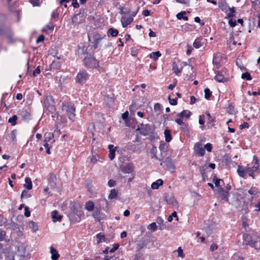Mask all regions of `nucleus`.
I'll return each mask as SVG.
<instances>
[{
    "instance_id": "1",
    "label": "nucleus",
    "mask_w": 260,
    "mask_h": 260,
    "mask_svg": "<svg viewBox=\"0 0 260 260\" xmlns=\"http://www.w3.org/2000/svg\"><path fill=\"white\" fill-rule=\"evenodd\" d=\"M84 216L83 211L81 210L79 204L73 203L70 208L68 217L72 223L79 222L81 218Z\"/></svg>"
},
{
    "instance_id": "6",
    "label": "nucleus",
    "mask_w": 260,
    "mask_h": 260,
    "mask_svg": "<svg viewBox=\"0 0 260 260\" xmlns=\"http://www.w3.org/2000/svg\"><path fill=\"white\" fill-rule=\"evenodd\" d=\"M44 105L47 109L50 112H53L55 110L54 101L52 96H47L44 101Z\"/></svg>"
},
{
    "instance_id": "46",
    "label": "nucleus",
    "mask_w": 260,
    "mask_h": 260,
    "mask_svg": "<svg viewBox=\"0 0 260 260\" xmlns=\"http://www.w3.org/2000/svg\"><path fill=\"white\" fill-rule=\"evenodd\" d=\"M173 217H176V220H178V217L177 215L176 212L174 211L173 212L171 215H170L168 218V221L169 222H171L173 220Z\"/></svg>"
},
{
    "instance_id": "59",
    "label": "nucleus",
    "mask_w": 260,
    "mask_h": 260,
    "mask_svg": "<svg viewBox=\"0 0 260 260\" xmlns=\"http://www.w3.org/2000/svg\"><path fill=\"white\" fill-rule=\"evenodd\" d=\"M119 245L118 244H114V246L109 250L110 253H113L119 247Z\"/></svg>"
},
{
    "instance_id": "51",
    "label": "nucleus",
    "mask_w": 260,
    "mask_h": 260,
    "mask_svg": "<svg viewBox=\"0 0 260 260\" xmlns=\"http://www.w3.org/2000/svg\"><path fill=\"white\" fill-rule=\"evenodd\" d=\"M156 151H157L156 147H153L151 148V152L153 154V156L152 157V158L154 157L156 159L160 160V159L158 158V157L156 155Z\"/></svg>"
},
{
    "instance_id": "25",
    "label": "nucleus",
    "mask_w": 260,
    "mask_h": 260,
    "mask_svg": "<svg viewBox=\"0 0 260 260\" xmlns=\"http://www.w3.org/2000/svg\"><path fill=\"white\" fill-rule=\"evenodd\" d=\"M118 34V31L117 29H114L113 28H110L108 30L107 35L112 37H116Z\"/></svg>"
},
{
    "instance_id": "45",
    "label": "nucleus",
    "mask_w": 260,
    "mask_h": 260,
    "mask_svg": "<svg viewBox=\"0 0 260 260\" xmlns=\"http://www.w3.org/2000/svg\"><path fill=\"white\" fill-rule=\"evenodd\" d=\"M215 178V176H214V178L213 179V182L215 184V186L218 187V189H219V188L221 187L220 186V182L222 180L221 179H216Z\"/></svg>"
},
{
    "instance_id": "9",
    "label": "nucleus",
    "mask_w": 260,
    "mask_h": 260,
    "mask_svg": "<svg viewBox=\"0 0 260 260\" xmlns=\"http://www.w3.org/2000/svg\"><path fill=\"white\" fill-rule=\"evenodd\" d=\"M101 210H102V208H101V205H96L95 206V208L92 211L93 212L92 214V217L95 219L97 220L98 221H100L102 220V217H101Z\"/></svg>"
},
{
    "instance_id": "15",
    "label": "nucleus",
    "mask_w": 260,
    "mask_h": 260,
    "mask_svg": "<svg viewBox=\"0 0 260 260\" xmlns=\"http://www.w3.org/2000/svg\"><path fill=\"white\" fill-rule=\"evenodd\" d=\"M243 238L245 244L250 245L252 247L254 240L252 239V237L248 234H244L243 235Z\"/></svg>"
},
{
    "instance_id": "20",
    "label": "nucleus",
    "mask_w": 260,
    "mask_h": 260,
    "mask_svg": "<svg viewBox=\"0 0 260 260\" xmlns=\"http://www.w3.org/2000/svg\"><path fill=\"white\" fill-rule=\"evenodd\" d=\"M219 194L222 200L228 201L229 192L224 190L222 187L219 188Z\"/></svg>"
},
{
    "instance_id": "48",
    "label": "nucleus",
    "mask_w": 260,
    "mask_h": 260,
    "mask_svg": "<svg viewBox=\"0 0 260 260\" xmlns=\"http://www.w3.org/2000/svg\"><path fill=\"white\" fill-rule=\"evenodd\" d=\"M235 10L234 7L232 8H229V12H228L227 15L228 17H233L235 16Z\"/></svg>"
},
{
    "instance_id": "26",
    "label": "nucleus",
    "mask_w": 260,
    "mask_h": 260,
    "mask_svg": "<svg viewBox=\"0 0 260 260\" xmlns=\"http://www.w3.org/2000/svg\"><path fill=\"white\" fill-rule=\"evenodd\" d=\"M252 247H254L255 249L260 250V236H257L256 238L254 239Z\"/></svg>"
},
{
    "instance_id": "60",
    "label": "nucleus",
    "mask_w": 260,
    "mask_h": 260,
    "mask_svg": "<svg viewBox=\"0 0 260 260\" xmlns=\"http://www.w3.org/2000/svg\"><path fill=\"white\" fill-rule=\"evenodd\" d=\"M115 183H116L115 181L113 179L109 180L108 182V186L110 187L114 186L115 185Z\"/></svg>"
},
{
    "instance_id": "32",
    "label": "nucleus",
    "mask_w": 260,
    "mask_h": 260,
    "mask_svg": "<svg viewBox=\"0 0 260 260\" xmlns=\"http://www.w3.org/2000/svg\"><path fill=\"white\" fill-rule=\"evenodd\" d=\"M147 244V243L145 241H139L137 244V249H138V250H141V249L145 247Z\"/></svg>"
},
{
    "instance_id": "52",
    "label": "nucleus",
    "mask_w": 260,
    "mask_h": 260,
    "mask_svg": "<svg viewBox=\"0 0 260 260\" xmlns=\"http://www.w3.org/2000/svg\"><path fill=\"white\" fill-rule=\"evenodd\" d=\"M30 197V194L28 192V191L25 190H23L22 192L21 197V198H28Z\"/></svg>"
},
{
    "instance_id": "47",
    "label": "nucleus",
    "mask_w": 260,
    "mask_h": 260,
    "mask_svg": "<svg viewBox=\"0 0 260 260\" xmlns=\"http://www.w3.org/2000/svg\"><path fill=\"white\" fill-rule=\"evenodd\" d=\"M173 70L174 72V73L177 75H179V74L181 73L182 70L179 69L178 67L176 64L174 65L173 67Z\"/></svg>"
},
{
    "instance_id": "64",
    "label": "nucleus",
    "mask_w": 260,
    "mask_h": 260,
    "mask_svg": "<svg viewBox=\"0 0 260 260\" xmlns=\"http://www.w3.org/2000/svg\"><path fill=\"white\" fill-rule=\"evenodd\" d=\"M248 192L251 195L255 194L257 192V190L255 188H251L248 190Z\"/></svg>"
},
{
    "instance_id": "31",
    "label": "nucleus",
    "mask_w": 260,
    "mask_h": 260,
    "mask_svg": "<svg viewBox=\"0 0 260 260\" xmlns=\"http://www.w3.org/2000/svg\"><path fill=\"white\" fill-rule=\"evenodd\" d=\"M164 134L165 136V140L167 142H169L172 140V137L171 135L170 131L169 129H166L164 132Z\"/></svg>"
},
{
    "instance_id": "3",
    "label": "nucleus",
    "mask_w": 260,
    "mask_h": 260,
    "mask_svg": "<svg viewBox=\"0 0 260 260\" xmlns=\"http://www.w3.org/2000/svg\"><path fill=\"white\" fill-rule=\"evenodd\" d=\"M83 62L84 66L87 68H96L99 66V61L90 54L84 58Z\"/></svg>"
},
{
    "instance_id": "16",
    "label": "nucleus",
    "mask_w": 260,
    "mask_h": 260,
    "mask_svg": "<svg viewBox=\"0 0 260 260\" xmlns=\"http://www.w3.org/2000/svg\"><path fill=\"white\" fill-rule=\"evenodd\" d=\"M214 79L218 82H224L228 81V78L224 77L221 72H218L215 76Z\"/></svg>"
},
{
    "instance_id": "19",
    "label": "nucleus",
    "mask_w": 260,
    "mask_h": 260,
    "mask_svg": "<svg viewBox=\"0 0 260 260\" xmlns=\"http://www.w3.org/2000/svg\"><path fill=\"white\" fill-rule=\"evenodd\" d=\"M50 250L51 254V259L52 260H57L60 256L57 251L52 246L50 247Z\"/></svg>"
},
{
    "instance_id": "24",
    "label": "nucleus",
    "mask_w": 260,
    "mask_h": 260,
    "mask_svg": "<svg viewBox=\"0 0 260 260\" xmlns=\"http://www.w3.org/2000/svg\"><path fill=\"white\" fill-rule=\"evenodd\" d=\"M163 181L159 179L156 182H154L151 184V188L153 189H157L158 188L159 186L162 185L163 184Z\"/></svg>"
},
{
    "instance_id": "18",
    "label": "nucleus",
    "mask_w": 260,
    "mask_h": 260,
    "mask_svg": "<svg viewBox=\"0 0 260 260\" xmlns=\"http://www.w3.org/2000/svg\"><path fill=\"white\" fill-rule=\"evenodd\" d=\"M95 208L94 204L92 201H87L85 204V209L88 212H92Z\"/></svg>"
},
{
    "instance_id": "41",
    "label": "nucleus",
    "mask_w": 260,
    "mask_h": 260,
    "mask_svg": "<svg viewBox=\"0 0 260 260\" xmlns=\"http://www.w3.org/2000/svg\"><path fill=\"white\" fill-rule=\"evenodd\" d=\"M147 229L149 230L153 231V232L156 231L157 225L156 224V223L155 222L151 223L148 226Z\"/></svg>"
},
{
    "instance_id": "44",
    "label": "nucleus",
    "mask_w": 260,
    "mask_h": 260,
    "mask_svg": "<svg viewBox=\"0 0 260 260\" xmlns=\"http://www.w3.org/2000/svg\"><path fill=\"white\" fill-rule=\"evenodd\" d=\"M204 92H205V98L206 99H209L211 95V92L210 91V89L208 88H206L204 89Z\"/></svg>"
},
{
    "instance_id": "17",
    "label": "nucleus",
    "mask_w": 260,
    "mask_h": 260,
    "mask_svg": "<svg viewBox=\"0 0 260 260\" xmlns=\"http://www.w3.org/2000/svg\"><path fill=\"white\" fill-rule=\"evenodd\" d=\"M52 218L53 222L60 221L62 216L58 214L57 210H54L52 212Z\"/></svg>"
},
{
    "instance_id": "22",
    "label": "nucleus",
    "mask_w": 260,
    "mask_h": 260,
    "mask_svg": "<svg viewBox=\"0 0 260 260\" xmlns=\"http://www.w3.org/2000/svg\"><path fill=\"white\" fill-rule=\"evenodd\" d=\"M191 114V113L190 111L184 110L178 114L177 116L179 117L180 118H183V117H185L187 118H189Z\"/></svg>"
},
{
    "instance_id": "11",
    "label": "nucleus",
    "mask_w": 260,
    "mask_h": 260,
    "mask_svg": "<svg viewBox=\"0 0 260 260\" xmlns=\"http://www.w3.org/2000/svg\"><path fill=\"white\" fill-rule=\"evenodd\" d=\"M48 180V185L50 186L51 188L55 189L56 188V177L55 175L50 174Z\"/></svg>"
},
{
    "instance_id": "7",
    "label": "nucleus",
    "mask_w": 260,
    "mask_h": 260,
    "mask_svg": "<svg viewBox=\"0 0 260 260\" xmlns=\"http://www.w3.org/2000/svg\"><path fill=\"white\" fill-rule=\"evenodd\" d=\"M105 37V35L102 36L98 32H94L93 34V36L92 37V43L93 44V47L96 49L98 48L99 44L101 42V41Z\"/></svg>"
},
{
    "instance_id": "28",
    "label": "nucleus",
    "mask_w": 260,
    "mask_h": 260,
    "mask_svg": "<svg viewBox=\"0 0 260 260\" xmlns=\"http://www.w3.org/2000/svg\"><path fill=\"white\" fill-rule=\"evenodd\" d=\"M20 115L24 120H28L30 119V114L26 111H22L20 113Z\"/></svg>"
},
{
    "instance_id": "54",
    "label": "nucleus",
    "mask_w": 260,
    "mask_h": 260,
    "mask_svg": "<svg viewBox=\"0 0 260 260\" xmlns=\"http://www.w3.org/2000/svg\"><path fill=\"white\" fill-rule=\"evenodd\" d=\"M177 3L182 4L186 6H189L190 0H175Z\"/></svg>"
},
{
    "instance_id": "34",
    "label": "nucleus",
    "mask_w": 260,
    "mask_h": 260,
    "mask_svg": "<svg viewBox=\"0 0 260 260\" xmlns=\"http://www.w3.org/2000/svg\"><path fill=\"white\" fill-rule=\"evenodd\" d=\"M160 56L161 53L159 51L153 52L150 54V57L153 58L155 60H157Z\"/></svg>"
},
{
    "instance_id": "27",
    "label": "nucleus",
    "mask_w": 260,
    "mask_h": 260,
    "mask_svg": "<svg viewBox=\"0 0 260 260\" xmlns=\"http://www.w3.org/2000/svg\"><path fill=\"white\" fill-rule=\"evenodd\" d=\"M25 183L24 184V187L28 190L32 188V182L30 178L26 177L25 179Z\"/></svg>"
},
{
    "instance_id": "35",
    "label": "nucleus",
    "mask_w": 260,
    "mask_h": 260,
    "mask_svg": "<svg viewBox=\"0 0 260 260\" xmlns=\"http://www.w3.org/2000/svg\"><path fill=\"white\" fill-rule=\"evenodd\" d=\"M54 27V25L52 23L49 22L45 27L42 28V31L45 32L47 31L48 30H53Z\"/></svg>"
},
{
    "instance_id": "55",
    "label": "nucleus",
    "mask_w": 260,
    "mask_h": 260,
    "mask_svg": "<svg viewBox=\"0 0 260 260\" xmlns=\"http://www.w3.org/2000/svg\"><path fill=\"white\" fill-rule=\"evenodd\" d=\"M205 150L206 149L207 151L211 152L212 149V145L210 143H207L205 146L204 147Z\"/></svg>"
},
{
    "instance_id": "57",
    "label": "nucleus",
    "mask_w": 260,
    "mask_h": 260,
    "mask_svg": "<svg viewBox=\"0 0 260 260\" xmlns=\"http://www.w3.org/2000/svg\"><path fill=\"white\" fill-rule=\"evenodd\" d=\"M29 2L33 5V6H40L39 0H29Z\"/></svg>"
},
{
    "instance_id": "29",
    "label": "nucleus",
    "mask_w": 260,
    "mask_h": 260,
    "mask_svg": "<svg viewBox=\"0 0 260 260\" xmlns=\"http://www.w3.org/2000/svg\"><path fill=\"white\" fill-rule=\"evenodd\" d=\"M258 165L256 164V166H254L252 167H247V169L249 170V172H251V173H247L249 176L252 177V178H254L253 174L254 172H256L258 169Z\"/></svg>"
},
{
    "instance_id": "2",
    "label": "nucleus",
    "mask_w": 260,
    "mask_h": 260,
    "mask_svg": "<svg viewBox=\"0 0 260 260\" xmlns=\"http://www.w3.org/2000/svg\"><path fill=\"white\" fill-rule=\"evenodd\" d=\"M75 107L72 103H62V110L66 112L70 120L74 121L75 117Z\"/></svg>"
},
{
    "instance_id": "62",
    "label": "nucleus",
    "mask_w": 260,
    "mask_h": 260,
    "mask_svg": "<svg viewBox=\"0 0 260 260\" xmlns=\"http://www.w3.org/2000/svg\"><path fill=\"white\" fill-rule=\"evenodd\" d=\"M40 66H38L34 71L33 75L36 76L37 75L40 73Z\"/></svg>"
},
{
    "instance_id": "39",
    "label": "nucleus",
    "mask_w": 260,
    "mask_h": 260,
    "mask_svg": "<svg viewBox=\"0 0 260 260\" xmlns=\"http://www.w3.org/2000/svg\"><path fill=\"white\" fill-rule=\"evenodd\" d=\"M96 238L98 239V243H100L102 242H104L105 241V236L102 233H99L96 235Z\"/></svg>"
},
{
    "instance_id": "37",
    "label": "nucleus",
    "mask_w": 260,
    "mask_h": 260,
    "mask_svg": "<svg viewBox=\"0 0 260 260\" xmlns=\"http://www.w3.org/2000/svg\"><path fill=\"white\" fill-rule=\"evenodd\" d=\"M162 109L161 105L159 103H156L154 105V111L157 114H159L161 112Z\"/></svg>"
},
{
    "instance_id": "5",
    "label": "nucleus",
    "mask_w": 260,
    "mask_h": 260,
    "mask_svg": "<svg viewBox=\"0 0 260 260\" xmlns=\"http://www.w3.org/2000/svg\"><path fill=\"white\" fill-rule=\"evenodd\" d=\"M89 75L85 70L80 71L76 76V82L80 84H84L89 79Z\"/></svg>"
},
{
    "instance_id": "43",
    "label": "nucleus",
    "mask_w": 260,
    "mask_h": 260,
    "mask_svg": "<svg viewBox=\"0 0 260 260\" xmlns=\"http://www.w3.org/2000/svg\"><path fill=\"white\" fill-rule=\"evenodd\" d=\"M80 17V14H77L74 16L72 18V22L73 23H79L81 22V21H78V18Z\"/></svg>"
},
{
    "instance_id": "53",
    "label": "nucleus",
    "mask_w": 260,
    "mask_h": 260,
    "mask_svg": "<svg viewBox=\"0 0 260 260\" xmlns=\"http://www.w3.org/2000/svg\"><path fill=\"white\" fill-rule=\"evenodd\" d=\"M178 252V256L183 258L184 257V254L183 253V250L181 247H178V249L176 251Z\"/></svg>"
},
{
    "instance_id": "42",
    "label": "nucleus",
    "mask_w": 260,
    "mask_h": 260,
    "mask_svg": "<svg viewBox=\"0 0 260 260\" xmlns=\"http://www.w3.org/2000/svg\"><path fill=\"white\" fill-rule=\"evenodd\" d=\"M17 119V117L16 115H13L12 117H10L9 120L8 122L9 123H11L12 125H15L16 123V120Z\"/></svg>"
},
{
    "instance_id": "63",
    "label": "nucleus",
    "mask_w": 260,
    "mask_h": 260,
    "mask_svg": "<svg viewBox=\"0 0 260 260\" xmlns=\"http://www.w3.org/2000/svg\"><path fill=\"white\" fill-rule=\"evenodd\" d=\"M24 215L26 217H29L30 215V212L29 211L27 207H25Z\"/></svg>"
},
{
    "instance_id": "30",
    "label": "nucleus",
    "mask_w": 260,
    "mask_h": 260,
    "mask_svg": "<svg viewBox=\"0 0 260 260\" xmlns=\"http://www.w3.org/2000/svg\"><path fill=\"white\" fill-rule=\"evenodd\" d=\"M118 191L115 189H113L111 190L110 194L108 196V199L112 200L116 198L117 196Z\"/></svg>"
},
{
    "instance_id": "23",
    "label": "nucleus",
    "mask_w": 260,
    "mask_h": 260,
    "mask_svg": "<svg viewBox=\"0 0 260 260\" xmlns=\"http://www.w3.org/2000/svg\"><path fill=\"white\" fill-rule=\"evenodd\" d=\"M165 200L168 203V204L170 205H174L176 203V200L174 199V198L172 195H167L165 197Z\"/></svg>"
},
{
    "instance_id": "13",
    "label": "nucleus",
    "mask_w": 260,
    "mask_h": 260,
    "mask_svg": "<svg viewBox=\"0 0 260 260\" xmlns=\"http://www.w3.org/2000/svg\"><path fill=\"white\" fill-rule=\"evenodd\" d=\"M248 170H249L247 169V167L244 168L238 166L237 173L240 177L244 178L245 177L246 174H248L247 173L251 174V172H249Z\"/></svg>"
},
{
    "instance_id": "12",
    "label": "nucleus",
    "mask_w": 260,
    "mask_h": 260,
    "mask_svg": "<svg viewBox=\"0 0 260 260\" xmlns=\"http://www.w3.org/2000/svg\"><path fill=\"white\" fill-rule=\"evenodd\" d=\"M133 16H122L121 18V23L123 27H125L133 21Z\"/></svg>"
},
{
    "instance_id": "14",
    "label": "nucleus",
    "mask_w": 260,
    "mask_h": 260,
    "mask_svg": "<svg viewBox=\"0 0 260 260\" xmlns=\"http://www.w3.org/2000/svg\"><path fill=\"white\" fill-rule=\"evenodd\" d=\"M53 134L51 133H46L44 135V144L47 143L49 144V145L52 144L55 141L53 139Z\"/></svg>"
},
{
    "instance_id": "4",
    "label": "nucleus",
    "mask_w": 260,
    "mask_h": 260,
    "mask_svg": "<svg viewBox=\"0 0 260 260\" xmlns=\"http://www.w3.org/2000/svg\"><path fill=\"white\" fill-rule=\"evenodd\" d=\"M137 131L140 132V134L143 136H148L153 134L154 129L152 126L149 124H141L138 126Z\"/></svg>"
},
{
    "instance_id": "21",
    "label": "nucleus",
    "mask_w": 260,
    "mask_h": 260,
    "mask_svg": "<svg viewBox=\"0 0 260 260\" xmlns=\"http://www.w3.org/2000/svg\"><path fill=\"white\" fill-rule=\"evenodd\" d=\"M134 168L132 166L130 165L123 166L121 168V171L125 174H129L133 172Z\"/></svg>"
},
{
    "instance_id": "58",
    "label": "nucleus",
    "mask_w": 260,
    "mask_h": 260,
    "mask_svg": "<svg viewBox=\"0 0 260 260\" xmlns=\"http://www.w3.org/2000/svg\"><path fill=\"white\" fill-rule=\"evenodd\" d=\"M43 145L45 147V148L46 149V152L48 154H50L51 153V152H50V146L49 145V144L44 143Z\"/></svg>"
},
{
    "instance_id": "49",
    "label": "nucleus",
    "mask_w": 260,
    "mask_h": 260,
    "mask_svg": "<svg viewBox=\"0 0 260 260\" xmlns=\"http://www.w3.org/2000/svg\"><path fill=\"white\" fill-rule=\"evenodd\" d=\"M207 168V167L206 166L201 167L200 168V171L201 174L202 175V176L203 177V179L204 181H205L204 176L205 175V173H206L205 170Z\"/></svg>"
},
{
    "instance_id": "10",
    "label": "nucleus",
    "mask_w": 260,
    "mask_h": 260,
    "mask_svg": "<svg viewBox=\"0 0 260 260\" xmlns=\"http://www.w3.org/2000/svg\"><path fill=\"white\" fill-rule=\"evenodd\" d=\"M160 165L166 169L173 171L175 169V165L171 160H166L161 163Z\"/></svg>"
},
{
    "instance_id": "61",
    "label": "nucleus",
    "mask_w": 260,
    "mask_h": 260,
    "mask_svg": "<svg viewBox=\"0 0 260 260\" xmlns=\"http://www.w3.org/2000/svg\"><path fill=\"white\" fill-rule=\"evenodd\" d=\"M6 232L4 231L0 230V241H3L5 237Z\"/></svg>"
},
{
    "instance_id": "56",
    "label": "nucleus",
    "mask_w": 260,
    "mask_h": 260,
    "mask_svg": "<svg viewBox=\"0 0 260 260\" xmlns=\"http://www.w3.org/2000/svg\"><path fill=\"white\" fill-rule=\"evenodd\" d=\"M186 14V12L185 11H181V12L178 13L177 15H176V17L179 20H181V19L183 18V15L185 14Z\"/></svg>"
},
{
    "instance_id": "33",
    "label": "nucleus",
    "mask_w": 260,
    "mask_h": 260,
    "mask_svg": "<svg viewBox=\"0 0 260 260\" xmlns=\"http://www.w3.org/2000/svg\"><path fill=\"white\" fill-rule=\"evenodd\" d=\"M28 226L35 232L38 230L37 224L34 221H30L28 223Z\"/></svg>"
},
{
    "instance_id": "8",
    "label": "nucleus",
    "mask_w": 260,
    "mask_h": 260,
    "mask_svg": "<svg viewBox=\"0 0 260 260\" xmlns=\"http://www.w3.org/2000/svg\"><path fill=\"white\" fill-rule=\"evenodd\" d=\"M194 150L196 153L199 156H203L205 153V148L203 147L201 143H196L194 146Z\"/></svg>"
},
{
    "instance_id": "36",
    "label": "nucleus",
    "mask_w": 260,
    "mask_h": 260,
    "mask_svg": "<svg viewBox=\"0 0 260 260\" xmlns=\"http://www.w3.org/2000/svg\"><path fill=\"white\" fill-rule=\"evenodd\" d=\"M193 46L196 48H200L202 46V43H201V39L200 38L196 39L193 44Z\"/></svg>"
},
{
    "instance_id": "38",
    "label": "nucleus",
    "mask_w": 260,
    "mask_h": 260,
    "mask_svg": "<svg viewBox=\"0 0 260 260\" xmlns=\"http://www.w3.org/2000/svg\"><path fill=\"white\" fill-rule=\"evenodd\" d=\"M241 78L248 81L252 79L251 76L248 72L243 73L241 75Z\"/></svg>"
},
{
    "instance_id": "50",
    "label": "nucleus",
    "mask_w": 260,
    "mask_h": 260,
    "mask_svg": "<svg viewBox=\"0 0 260 260\" xmlns=\"http://www.w3.org/2000/svg\"><path fill=\"white\" fill-rule=\"evenodd\" d=\"M169 103L171 105L175 106L177 104V99H171V96H169Z\"/></svg>"
},
{
    "instance_id": "40",
    "label": "nucleus",
    "mask_w": 260,
    "mask_h": 260,
    "mask_svg": "<svg viewBox=\"0 0 260 260\" xmlns=\"http://www.w3.org/2000/svg\"><path fill=\"white\" fill-rule=\"evenodd\" d=\"M159 149L161 152H165L167 151V147L166 146V144H165L164 142H161L159 146Z\"/></svg>"
}]
</instances>
